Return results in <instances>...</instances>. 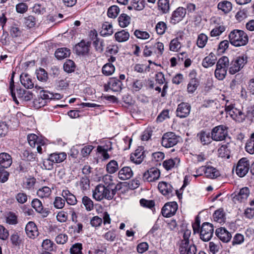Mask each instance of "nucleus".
<instances>
[{"label":"nucleus","mask_w":254,"mask_h":254,"mask_svg":"<svg viewBox=\"0 0 254 254\" xmlns=\"http://www.w3.org/2000/svg\"><path fill=\"white\" fill-rule=\"evenodd\" d=\"M116 193V190H112L101 183L97 185L93 190V197L97 201H101L104 199L111 200Z\"/></svg>","instance_id":"obj_1"},{"label":"nucleus","mask_w":254,"mask_h":254,"mask_svg":"<svg viewBox=\"0 0 254 254\" xmlns=\"http://www.w3.org/2000/svg\"><path fill=\"white\" fill-rule=\"evenodd\" d=\"M229 39L231 44L235 47L246 45L249 41L247 34L243 30L235 29L229 34Z\"/></svg>","instance_id":"obj_2"},{"label":"nucleus","mask_w":254,"mask_h":254,"mask_svg":"<svg viewBox=\"0 0 254 254\" xmlns=\"http://www.w3.org/2000/svg\"><path fill=\"white\" fill-rule=\"evenodd\" d=\"M229 65V59L227 57L223 56L219 59L216 64V68L214 72L217 79L222 80L225 78Z\"/></svg>","instance_id":"obj_3"},{"label":"nucleus","mask_w":254,"mask_h":254,"mask_svg":"<svg viewBox=\"0 0 254 254\" xmlns=\"http://www.w3.org/2000/svg\"><path fill=\"white\" fill-rule=\"evenodd\" d=\"M228 127L223 125H219L213 127L211 131L212 140L222 141L225 140L228 136Z\"/></svg>","instance_id":"obj_4"},{"label":"nucleus","mask_w":254,"mask_h":254,"mask_svg":"<svg viewBox=\"0 0 254 254\" xmlns=\"http://www.w3.org/2000/svg\"><path fill=\"white\" fill-rule=\"evenodd\" d=\"M180 136L174 132H168L164 133L162 137V145L166 148H170L176 145L179 142Z\"/></svg>","instance_id":"obj_5"},{"label":"nucleus","mask_w":254,"mask_h":254,"mask_svg":"<svg viewBox=\"0 0 254 254\" xmlns=\"http://www.w3.org/2000/svg\"><path fill=\"white\" fill-rule=\"evenodd\" d=\"M247 63V57L242 56L238 57L236 60L231 62L229 68V72L231 74H234L239 72L243 68Z\"/></svg>","instance_id":"obj_6"},{"label":"nucleus","mask_w":254,"mask_h":254,"mask_svg":"<svg viewBox=\"0 0 254 254\" xmlns=\"http://www.w3.org/2000/svg\"><path fill=\"white\" fill-rule=\"evenodd\" d=\"M213 232V226L208 222H204L200 228V238L203 241L207 242L212 238Z\"/></svg>","instance_id":"obj_7"},{"label":"nucleus","mask_w":254,"mask_h":254,"mask_svg":"<svg viewBox=\"0 0 254 254\" xmlns=\"http://www.w3.org/2000/svg\"><path fill=\"white\" fill-rule=\"evenodd\" d=\"M250 169V163L247 158H242L238 161L236 168V173L241 178L244 177L248 173Z\"/></svg>","instance_id":"obj_8"},{"label":"nucleus","mask_w":254,"mask_h":254,"mask_svg":"<svg viewBox=\"0 0 254 254\" xmlns=\"http://www.w3.org/2000/svg\"><path fill=\"white\" fill-rule=\"evenodd\" d=\"M160 176V172L157 168H151L145 171L143 175V179L144 181L153 182L158 180Z\"/></svg>","instance_id":"obj_9"},{"label":"nucleus","mask_w":254,"mask_h":254,"mask_svg":"<svg viewBox=\"0 0 254 254\" xmlns=\"http://www.w3.org/2000/svg\"><path fill=\"white\" fill-rule=\"evenodd\" d=\"M178 209V204L175 202L166 203L162 208L161 213L165 217H170L173 216Z\"/></svg>","instance_id":"obj_10"},{"label":"nucleus","mask_w":254,"mask_h":254,"mask_svg":"<svg viewBox=\"0 0 254 254\" xmlns=\"http://www.w3.org/2000/svg\"><path fill=\"white\" fill-rule=\"evenodd\" d=\"M158 189L163 195L169 198L173 195L174 189L170 183L162 181L159 183Z\"/></svg>","instance_id":"obj_11"},{"label":"nucleus","mask_w":254,"mask_h":254,"mask_svg":"<svg viewBox=\"0 0 254 254\" xmlns=\"http://www.w3.org/2000/svg\"><path fill=\"white\" fill-rule=\"evenodd\" d=\"M186 14V9L183 7H179L172 14L170 23L176 24L181 21Z\"/></svg>","instance_id":"obj_12"},{"label":"nucleus","mask_w":254,"mask_h":254,"mask_svg":"<svg viewBox=\"0 0 254 254\" xmlns=\"http://www.w3.org/2000/svg\"><path fill=\"white\" fill-rule=\"evenodd\" d=\"M250 193V190L249 188L248 187H244L241 189L238 192H235L232 194L233 195V201L244 202L247 199Z\"/></svg>","instance_id":"obj_13"},{"label":"nucleus","mask_w":254,"mask_h":254,"mask_svg":"<svg viewBox=\"0 0 254 254\" xmlns=\"http://www.w3.org/2000/svg\"><path fill=\"white\" fill-rule=\"evenodd\" d=\"M191 106L188 103L182 102L178 106L176 110V115L180 118H184L188 117L190 111Z\"/></svg>","instance_id":"obj_14"},{"label":"nucleus","mask_w":254,"mask_h":254,"mask_svg":"<svg viewBox=\"0 0 254 254\" xmlns=\"http://www.w3.org/2000/svg\"><path fill=\"white\" fill-rule=\"evenodd\" d=\"M40 98L35 100L34 103L37 107L40 108L44 106L46 103L45 100H51L55 99L54 95L47 91L42 90L40 93Z\"/></svg>","instance_id":"obj_15"},{"label":"nucleus","mask_w":254,"mask_h":254,"mask_svg":"<svg viewBox=\"0 0 254 254\" xmlns=\"http://www.w3.org/2000/svg\"><path fill=\"white\" fill-rule=\"evenodd\" d=\"M25 232L27 236L34 239L39 235L38 228L34 222H29L25 227Z\"/></svg>","instance_id":"obj_16"},{"label":"nucleus","mask_w":254,"mask_h":254,"mask_svg":"<svg viewBox=\"0 0 254 254\" xmlns=\"http://www.w3.org/2000/svg\"><path fill=\"white\" fill-rule=\"evenodd\" d=\"M195 72L193 71L190 72L189 76L191 78L187 86V91L189 93H193L196 90L199 85V81L195 78Z\"/></svg>","instance_id":"obj_17"},{"label":"nucleus","mask_w":254,"mask_h":254,"mask_svg":"<svg viewBox=\"0 0 254 254\" xmlns=\"http://www.w3.org/2000/svg\"><path fill=\"white\" fill-rule=\"evenodd\" d=\"M145 157L144 151L141 147H138L130 155V160L136 164H140Z\"/></svg>","instance_id":"obj_18"},{"label":"nucleus","mask_w":254,"mask_h":254,"mask_svg":"<svg viewBox=\"0 0 254 254\" xmlns=\"http://www.w3.org/2000/svg\"><path fill=\"white\" fill-rule=\"evenodd\" d=\"M215 234L218 238L224 243H228L232 238L231 234L223 227L217 229Z\"/></svg>","instance_id":"obj_19"},{"label":"nucleus","mask_w":254,"mask_h":254,"mask_svg":"<svg viewBox=\"0 0 254 254\" xmlns=\"http://www.w3.org/2000/svg\"><path fill=\"white\" fill-rule=\"evenodd\" d=\"M27 140L29 145L32 147H35L37 144H42L45 145L46 144L45 140L42 137H39L34 133L29 134L27 135Z\"/></svg>","instance_id":"obj_20"},{"label":"nucleus","mask_w":254,"mask_h":254,"mask_svg":"<svg viewBox=\"0 0 254 254\" xmlns=\"http://www.w3.org/2000/svg\"><path fill=\"white\" fill-rule=\"evenodd\" d=\"M31 205L37 212L41 213L43 216L47 217L48 215L49 211L43 208L42 202L39 199H34L31 202Z\"/></svg>","instance_id":"obj_21"},{"label":"nucleus","mask_w":254,"mask_h":254,"mask_svg":"<svg viewBox=\"0 0 254 254\" xmlns=\"http://www.w3.org/2000/svg\"><path fill=\"white\" fill-rule=\"evenodd\" d=\"M197 137L203 145H207L211 142L212 137L211 133L206 130H202L197 134Z\"/></svg>","instance_id":"obj_22"},{"label":"nucleus","mask_w":254,"mask_h":254,"mask_svg":"<svg viewBox=\"0 0 254 254\" xmlns=\"http://www.w3.org/2000/svg\"><path fill=\"white\" fill-rule=\"evenodd\" d=\"M12 163L11 156L5 152L0 153V166L3 168H7Z\"/></svg>","instance_id":"obj_23"},{"label":"nucleus","mask_w":254,"mask_h":254,"mask_svg":"<svg viewBox=\"0 0 254 254\" xmlns=\"http://www.w3.org/2000/svg\"><path fill=\"white\" fill-rule=\"evenodd\" d=\"M133 176V172L129 167H124L118 173V177L121 180H127L131 178Z\"/></svg>","instance_id":"obj_24"},{"label":"nucleus","mask_w":254,"mask_h":254,"mask_svg":"<svg viewBox=\"0 0 254 254\" xmlns=\"http://www.w3.org/2000/svg\"><path fill=\"white\" fill-rule=\"evenodd\" d=\"M180 160L179 158L175 157L165 160L163 163V166L166 170H170L176 168L179 165Z\"/></svg>","instance_id":"obj_25"},{"label":"nucleus","mask_w":254,"mask_h":254,"mask_svg":"<svg viewBox=\"0 0 254 254\" xmlns=\"http://www.w3.org/2000/svg\"><path fill=\"white\" fill-rule=\"evenodd\" d=\"M62 196L69 205H74L77 203V200L75 196L67 190L62 191Z\"/></svg>","instance_id":"obj_26"},{"label":"nucleus","mask_w":254,"mask_h":254,"mask_svg":"<svg viewBox=\"0 0 254 254\" xmlns=\"http://www.w3.org/2000/svg\"><path fill=\"white\" fill-rule=\"evenodd\" d=\"M102 182L104 184L106 187L112 190H116L117 186L113 180V177L109 175H106L102 177Z\"/></svg>","instance_id":"obj_27"},{"label":"nucleus","mask_w":254,"mask_h":254,"mask_svg":"<svg viewBox=\"0 0 254 254\" xmlns=\"http://www.w3.org/2000/svg\"><path fill=\"white\" fill-rule=\"evenodd\" d=\"M20 82L27 89H31L34 87V83L29 75L23 73L20 75Z\"/></svg>","instance_id":"obj_28"},{"label":"nucleus","mask_w":254,"mask_h":254,"mask_svg":"<svg viewBox=\"0 0 254 254\" xmlns=\"http://www.w3.org/2000/svg\"><path fill=\"white\" fill-rule=\"evenodd\" d=\"M184 247L185 248L183 249V251H182V246L179 247L180 254H196V247L192 243L186 244V246Z\"/></svg>","instance_id":"obj_29"},{"label":"nucleus","mask_w":254,"mask_h":254,"mask_svg":"<svg viewBox=\"0 0 254 254\" xmlns=\"http://www.w3.org/2000/svg\"><path fill=\"white\" fill-rule=\"evenodd\" d=\"M217 8L224 13L227 14L231 11L232 9V4L230 1L223 0L218 3Z\"/></svg>","instance_id":"obj_30"},{"label":"nucleus","mask_w":254,"mask_h":254,"mask_svg":"<svg viewBox=\"0 0 254 254\" xmlns=\"http://www.w3.org/2000/svg\"><path fill=\"white\" fill-rule=\"evenodd\" d=\"M110 89L114 92H120L121 91L123 85L122 82L116 78H110L109 81Z\"/></svg>","instance_id":"obj_31"},{"label":"nucleus","mask_w":254,"mask_h":254,"mask_svg":"<svg viewBox=\"0 0 254 254\" xmlns=\"http://www.w3.org/2000/svg\"><path fill=\"white\" fill-rule=\"evenodd\" d=\"M201 168L204 171V174L207 178L212 179L219 176V172L213 167H202Z\"/></svg>","instance_id":"obj_32"},{"label":"nucleus","mask_w":254,"mask_h":254,"mask_svg":"<svg viewBox=\"0 0 254 254\" xmlns=\"http://www.w3.org/2000/svg\"><path fill=\"white\" fill-rule=\"evenodd\" d=\"M71 54L69 49H57L55 52L56 58L59 60H62L69 57Z\"/></svg>","instance_id":"obj_33"},{"label":"nucleus","mask_w":254,"mask_h":254,"mask_svg":"<svg viewBox=\"0 0 254 254\" xmlns=\"http://www.w3.org/2000/svg\"><path fill=\"white\" fill-rule=\"evenodd\" d=\"M169 0H159L158 1V9L163 14H166L170 11Z\"/></svg>","instance_id":"obj_34"},{"label":"nucleus","mask_w":254,"mask_h":254,"mask_svg":"<svg viewBox=\"0 0 254 254\" xmlns=\"http://www.w3.org/2000/svg\"><path fill=\"white\" fill-rule=\"evenodd\" d=\"M54 163H60L63 162L66 158L65 152L53 153L49 155Z\"/></svg>","instance_id":"obj_35"},{"label":"nucleus","mask_w":254,"mask_h":254,"mask_svg":"<svg viewBox=\"0 0 254 254\" xmlns=\"http://www.w3.org/2000/svg\"><path fill=\"white\" fill-rule=\"evenodd\" d=\"M111 147L109 148L108 146H98L97 150L98 152L101 154V157L103 158L102 160H106L110 158V155L108 153V151L111 150Z\"/></svg>","instance_id":"obj_36"},{"label":"nucleus","mask_w":254,"mask_h":254,"mask_svg":"<svg viewBox=\"0 0 254 254\" xmlns=\"http://www.w3.org/2000/svg\"><path fill=\"white\" fill-rule=\"evenodd\" d=\"M129 37L128 32L126 30H122L115 33V37L116 40L119 42H123L127 41Z\"/></svg>","instance_id":"obj_37"},{"label":"nucleus","mask_w":254,"mask_h":254,"mask_svg":"<svg viewBox=\"0 0 254 254\" xmlns=\"http://www.w3.org/2000/svg\"><path fill=\"white\" fill-rule=\"evenodd\" d=\"M92 35V40H93V46L95 48H101L105 46L104 43L102 40H100L97 38V33L96 31L91 30L90 32V36Z\"/></svg>","instance_id":"obj_38"},{"label":"nucleus","mask_w":254,"mask_h":254,"mask_svg":"<svg viewBox=\"0 0 254 254\" xmlns=\"http://www.w3.org/2000/svg\"><path fill=\"white\" fill-rule=\"evenodd\" d=\"M144 7V3L141 0H133L130 5L127 6L129 10H141Z\"/></svg>","instance_id":"obj_39"},{"label":"nucleus","mask_w":254,"mask_h":254,"mask_svg":"<svg viewBox=\"0 0 254 254\" xmlns=\"http://www.w3.org/2000/svg\"><path fill=\"white\" fill-rule=\"evenodd\" d=\"M119 169L118 162L114 160H111L107 165L106 169L109 174L115 173Z\"/></svg>","instance_id":"obj_40"},{"label":"nucleus","mask_w":254,"mask_h":254,"mask_svg":"<svg viewBox=\"0 0 254 254\" xmlns=\"http://www.w3.org/2000/svg\"><path fill=\"white\" fill-rule=\"evenodd\" d=\"M115 67L112 63H107L103 65L102 72L106 76L112 75L115 71Z\"/></svg>","instance_id":"obj_41"},{"label":"nucleus","mask_w":254,"mask_h":254,"mask_svg":"<svg viewBox=\"0 0 254 254\" xmlns=\"http://www.w3.org/2000/svg\"><path fill=\"white\" fill-rule=\"evenodd\" d=\"M130 18L126 14H122L118 18L119 25L121 27H127L130 23Z\"/></svg>","instance_id":"obj_42"},{"label":"nucleus","mask_w":254,"mask_h":254,"mask_svg":"<svg viewBox=\"0 0 254 254\" xmlns=\"http://www.w3.org/2000/svg\"><path fill=\"white\" fill-rule=\"evenodd\" d=\"M245 149L250 154H254V132L251 134L250 138L247 141Z\"/></svg>","instance_id":"obj_43"},{"label":"nucleus","mask_w":254,"mask_h":254,"mask_svg":"<svg viewBox=\"0 0 254 254\" xmlns=\"http://www.w3.org/2000/svg\"><path fill=\"white\" fill-rule=\"evenodd\" d=\"M76 66L73 61L67 60L64 64L63 68L64 70L67 73H71L74 71Z\"/></svg>","instance_id":"obj_44"},{"label":"nucleus","mask_w":254,"mask_h":254,"mask_svg":"<svg viewBox=\"0 0 254 254\" xmlns=\"http://www.w3.org/2000/svg\"><path fill=\"white\" fill-rule=\"evenodd\" d=\"M191 235V231L189 229H185L184 230L183 233V239L181 241L180 246H182V251L185 248L184 246H186V244H188L190 243V237Z\"/></svg>","instance_id":"obj_45"},{"label":"nucleus","mask_w":254,"mask_h":254,"mask_svg":"<svg viewBox=\"0 0 254 254\" xmlns=\"http://www.w3.org/2000/svg\"><path fill=\"white\" fill-rule=\"evenodd\" d=\"M78 185L82 190H86L90 188V180L87 176L82 177L78 182Z\"/></svg>","instance_id":"obj_46"},{"label":"nucleus","mask_w":254,"mask_h":254,"mask_svg":"<svg viewBox=\"0 0 254 254\" xmlns=\"http://www.w3.org/2000/svg\"><path fill=\"white\" fill-rule=\"evenodd\" d=\"M213 219L215 221L219 223L224 222L225 215L224 212L222 209H218L215 211L213 215Z\"/></svg>","instance_id":"obj_47"},{"label":"nucleus","mask_w":254,"mask_h":254,"mask_svg":"<svg viewBox=\"0 0 254 254\" xmlns=\"http://www.w3.org/2000/svg\"><path fill=\"white\" fill-rule=\"evenodd\" d=\"M51 192L52 191L50 188L43 187L37 190V194L41 198L48 197L51 195Z\"/></svg>","instance_id":"obj_48"},{"label":"nucleus","mask_w":254,"mask_h":254,"mask_svg":"<svg viewBox=\"0 0 254 254\" xmlns=\"http://www.w3.org/2000/svg\"><path fill=\"white\" fill-rule=\"evenodd\" d=\"M36 74L37 79L42 81L46 82L48 79V74L46 70L43 68H39L36 70Z\"/></svg>","instance_id":"obj_49"},{"label":"nucleus","mask_w":254,"mask_h":254,"mask_svg":"<svg viewBox=\"0 0 254 254\" xmlns=\"http://www.w3.org/2000/svg\"><path fill=\"white\" fill-rule=\"evenodd\" d=\"M219 105V102L217 100H205L203 104V107L211 108L213 110L217 109Z\"/></svg>","instance_id":"obj_50"},{"label":"nucleus","mask_w":254,"mask_h":254,"mask_svg":"<svg viewBox=\"0 0 254 254\" xmlns=\"http://www.w3.org/2000/svg\"><path fill=\"white\" fill-rule=\"evenodd\" d=\"M120 12V8L117 5H112L110 6L108 10V16L110 18H116Z\"/></svg>","instance_id":"obj_51"},{"label":"nucleus","mask_w":254,"mask_h":254,"mask_svg":"<svg viewBox=\"0 0 254 254\" xmlns=\"http://www.w3.org/2000/svg\"><path fill=\"white\" fill-rule=\"evenodd\" d=\"M54 243L50 239L44 240L42 244V248L45 251L52 252L54 251Z\"/></svg>","instance_id":"obj_52"},{"label":"nucleus","mask_w":254,"mask_h":254,"mask_svg":"<svg viewBox=\"0 0 254 254\" xmlns=\"http://www.w3.org/2000/svg\"><path fill=\"white\" fill-rule=\"evenodd\" d=\"M207 36L204 34H200L198 35L197 40V45L198 48H203L207 41Z\"/></svg>","instance_id":"obj_53"},{"label":"nucleus","mask_w":254,"mask_h":254,"mask_svg":"<svg viewBox=\"0 0 254 254\" xmlns=\"http://www.w3.org/2000/svg\"><path fill=\"white\" fill-rule=\"evenodd\" d=\"M82 202L86 209L90 211L93 208V203L91 199L86 196L83 197Z\"/></svg>","instance_id":"obj_54"},{"label":"nucleus","mask_w":254,"mask_h":254,"mask_svg":"<svg viewBox=\"0 0 254 254\" xmlns=\"http://www.w3.org/2000/svg\"><path fill=\"white\" fill-rule=\"evenodd\" d=\"M155 29L158 34L162 35L167 29V25L164 22L160 21L157 23Z\"/></svg>","instance_id":"obj_55"},{"label":"nucleus","mask_w":254,"mask_h":254,"mask_svg":"<svg viewBox=\"0 0 254 254\" xmlns=\"http://www.w3.org/2000/svg\"><path fill=\"white\" fill-rule=\"evenodd\" d=\"M53 204L56 208L62 209L65 205V199L64 198H63L61 197L57 196L55 198Z\"/></svg>","instance_id":"obj_56"},{"label":"nucleus","mask_w":254,"mask_h":254,"mask_svg":"<svg viewBox=\"0 0 254 254\" xmlns=\"http://www.w3.org/2000/svg\"><path fill=\"white\" fill-rule=\"evenodd\" d=\"M183 39L181 37L173 39L170 44L169 48H181L183 46Z\"/></svg>","instance_id":"obj_57"},{"label":"nucleus","mask_w":254,"mask_h":254,"mask_svg":"<svg viewBox=\"0 0 254 254\" xmlns=\"http://www.w3.org/2000/svg\"><path fill=\"white\" fill-rule=\"evenodd\" d=\"M21 92H24V91L21 89H17V96L19 98H22L23 100L26 101H29L32 99L33 95L31 93L28 92L27 93L25 92L24 94H22Z\"/></svg>","instance_id":"obj_58"},{"label":"nucleus","mask_w":254,"mask_h":254,"mask_svg":"<svg viewBox=\"0 0 254 254\" xmlns=\"http://www.w3.org/2000/svg\"><path fill=\"white\" fill-rule=\"evenodd\" d=\"M36 182V180L34 177L28 178L24 182L23 186L28 190H31L34 188Z\"/></svg>","instance_id":"obj_59"},{"label":"nucleus","mask_w":254,"mask_h":254,"mask_svg":"<svg viewBox=\"0 0 254 254\" xmlns=\"http://www.w3.org/2000/svg\"><path fill=\"white\" fill-rule=\"evenodd\" d=\"M15 199L17 201L20 203L23 204L27 201V195L23 192H19L17 193L15 196Z\"/></svg>","instance_id":"obj_60"},{"label":"nucleus","mask_w":254,"mask_h":254,"mask_svg":"<svg viewBox=\"0 0 254 254\" xmlns=\"http://www.w3.org/2000/svg\"><path fill=\"white\" fill-rule=\"evenodd\" d=\"M82 245L81 243H76L74 244L70 249L71 254H81Z\"/></svg>","instance_id":"obj_61"},{"label":"nucleus","mask_w":254,"mask_h":254,"mask_svg":"<svg viewBox=\"0 0 254 254\" xmlns=\"http://www.w3.org/2000/svg\"><path fill=\"white\" fill-rule=\"evenodd\" d=\"M226 29L225 26L222 25L218 27H215L212 29L210 32L211 36H217L222 34Z\"/></svg>","instance_id":"obj_62"},{"label":"nucleus","mask_w":254,"mask_h":254,"mask_svg":"<svg viewBox=\"0 0 254 254\" xmlns=\"http://www.w3.org/2000/svg\"><path fill=\"white\" fill-rule=\"evenodd\" d=\"M244 241V236L240 233L236 234L233 239L232 242L233 246L237 245H240L242 244Z\"/></svg>","instance_id":"obj_63"},{"label":"nucleus","mask_w":254,"mask_h":254,"mask_svg":"<svg viewBox=\"0 0 254 254\" xmlns=\"http://www.w3.org/2000/svg\"><path fill=\"white\" fill-rule=\"evenodd\" d=\"M103 236L106 240L110 242H113L116 238L115 230H110L106 233Z\"/></svg>","instance_id":"obj_64"}]
</instances>
